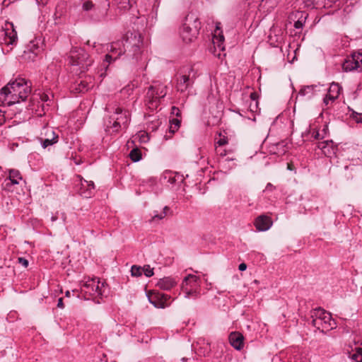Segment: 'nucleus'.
<instances>
[{"label":"nucleus","instance_id":"nucleus-57","mask_svg":"<svg viewBox=\"0 0 362 362\" xmlns=\"http://www.w3.org/2000/svg\"><path fill=\"white\" fill-rule=\"evenodd\" d=\"M89 194H90V192H89L88 191H87V192H81V196H83V197H86V198H88V197Z\"/></svg>","mask_w":362,"mask_h":362},{"label":"nucleus","instance_id":"nucleus-41","mask_svg":"<svg viewBox=\"0 0 362 362\" xmlns=\"http://www.w3.org/2000/svg\"><path fill=\"white\" fill-rule=\"evenodd\" d=\"M311 137L315 140L322 139L321 133L319 131L315 129H313V132H311Z\"/></svg>","mask_w":362,"mask_h":362},{"label":"nucleus","instance_id":"nucleus-54","mask_svg":"<svg viewBox=\"0 0 362 362\" xmlns=\"http://www.w3.org/2000/svg\"><path fill=\"white\" fill-rule=\"evenodd\" d=\"M321 133V139H324L325 135L327 134V128L326 126L324 127V129L322 130Z\"/></svg>","mask_w":362,"mask_h":362},{"label":"nucleus","instance_id":"nucleus-51","mask_svg":"<svg viewBox=\"0 0 362 362\" xmlns=\"http://www.w3.org/2000/svg\"><path fill=\"white\" fill-rule=\"evenodd\" d=\"M57 307L59 308H64V305L63 298H59L58 299Z\"/></svg>","mask_w":362,"mask_h":362},{"label":"nucleus","instance_id":"nucleus-23","mask_svg":"<svg viewBox=\"0 0 362 362\" xmlns=\"http://www.w3.org/2000/svg\"><path fill=\"white\" fill-rule=\"evenodd\" d=\"M199 278L193 274H189L187 276L182 284V286H187L188 287H199Z\"/></svg>","mask_w":362,"mask_h":362},{"label":"nucleus","instance_id":"nucleus-8","mask_svg":"<svg viewBox=\"0 0 362 362\" xmlns=\"http://www.w3.org/2000/svg\"><path fill=\"white\" fill-rule=\"evenodd\" d=\"M122 42H115L111 43L110 45H107V48L110 47V50L112 53H117V55L113 59L112 55L111 54H106L105 58L103 62V64H101V71H103L101 73H100V76L103 77L105 76L106 71L108 68L109 64L112 62L115 61L119 56H120L122 53L124 52V50L121 47V45Z\"/></svg>","mask_w":362,"mask_h":362},{"label":"nucleus","instance_id":"nucleus-9","mask_svg":"<svg viewBox=\"0 0 362 362\" xmlns=\"http://www.w3.org/2000/svg\"><path fill=\"white\" fill-rule=\"evenodd\" d=\"M92 291H95L92 293V301L97 304L103 303L105 296V291L107 289V284L105 281H101L98 278L92 277Z\"/></svg>","mask_w":362,"mask_h":362},{"label":"nucleus","instance_id":"nucleus-4","mask_svg":"<svg viewBox=\"0 0 362 362\" xmlns=\"http://www.w3.org/2000/svg\"><path fill=\"white\" fill-rule=\"evenodd\" d=\"M197 77V72L193 66L183 67L177 74L176 88L180 93H184L191 88Z\"/></svg>","mask_w":362,"mask_h":362},{"label":"nucleus","instance_id":"nucleus-27","mask_svg":"<svg viewBox=\"0 0 362 362\" xmlns=\"http://www.w3.org/2000/svg\"><path fill=\"white\" fill-rule=\"evenodd\" d=\"M317 88L316 85H310L303 87L298 94L302 96H308V98L312 97L315 92V89Z\"/></svg>","mask_w":362,"mask_h":362},{"label":"nucleus","instance_id":"nucleus-52","mask_svg":"<svg viewBox=\"0 0 362 362\" xmlns=\"http://www.w3.org/2000/svg\"><path fill=\"white\" fill-rule=\"evenodd\" d=\"M238 269L240 271L243 272L247 269V264L245 263H241L239 264Z\"/></svg>","mask_w":362,"mask_h":362},{"label":"nucleus","instance_id":"nucleus-60","mask_svg":"<svg viewBox=\"0 0 362 362\" xmlns=\"http://www.w3.org/2000/svg\"><path fill=\"white\" fill-rule=\"evenodd\" d=\"M65 296L66 297H69L70 296V291H66V293H65Z\"/></svg>","mask_w":362,"mask_h":362},{"label":"nucleus","instance_id":"nucleus-15","mask_svg":"<svg viewBox=\"0 0 362 362\" xmlns=\"http://www.w3.org/2000/svg\"><path fill=\"white\" fill-rule=\"evenodd\" d=\"M272 223L271 217L262 214L255 218L254 225L258 231H266L271 228Z\"/></svg>","mask_w":362,"mask_h":362},{"label":"nucleus","instance_id":"nucleus-29","mask_svg":"<svg viewBox=\"0 0 362 362\" xmlns=\"http://www.w3.org/2000/svg\"><path fill=\"white\" fill-rule=\"evenodd\" d=\"M89 89L88 83L86 81H80L78 83L76 84L75 87V90L77 93H84L87 92Z\"/></svg>","mask_w":362,"mask_h":362},{"label":"nucleus","instance_id":"nucleus-36","mask_svg":"<svg viewBox=\"0 0 362 362\" xmlns=\"http://www.w3.org/2000/svg\"><path fill=\"white\" fill-rule=\"evenodd\" d=\"M143 272L146 277H151L154 274L153 268H151L148 264L143 267Z\"/></svg>","mask_w":362,"mask_h":362},{"label":"nucleus","instance_id":"nucleus-45","mask_svg":"<svg viewBox=\"0 0 362 362\" xmlns=\"http://www.w3.org/2000/svg\"><path fill=\"white\" fill-rule=\"evenodd\" d=\"M163 297L162 298V300L165 304V308L168 306L169 304L168 303V300L170 298V296L168 294H165L163 293Z\"/></svg>","mask_w":362,"mask_h":362},{"label":"nucleus","instance_id":"nucleus-43","mask_svg":"<svg viewBox=\"0 0 362 362\" xmlns=\"http://www.w3.org/2000/svg\"><path fill=\"white\" fill-rule=\"evenodd\" d=\"M18 262L25 268L28 266V261L24 257H18Z\"/></svg>","mask_w":362,"mask_h":362},{"label":"nucleus","instance_id":"nucleus-58","mask_svg":"<svg viewBox=\"0 0 362 362\" xmlns=\"http://www.w3.org/2000/svg\"><path fill=\"white\" fill-rule=\"evenodd\" d=\"M57 219V216H52V218H51V220H52V222L55 221Z\"/></svg>","mask_w":362,"mask_h":362},{"label":"nucleus","instance_id":"nucleus-22","mask_svg":"<svg viewBox=\"0 0 362 362\" xmlns=\"http://www.w3.org/2000/svg\"><path fill=\"white\" fill-rule=\"evenodd\" d=\"M175 284L176 282L170 277H165L160 279L157 283V286L160 288L166 291L171 289L175 286Z\"/></svg>","mask_w":362,"mask_h":362},{"label":"nucleus","instance_id":"nucleus-32","mask_svg":"<svg viewBox=\"0 0 362 362\" xmlns=\"http://www.w3.org/2000/svg\"><path fill=\"white\" fill-rule=\"evenodd\" d=\"M136 86L135 84L131 83L121 90V93L124 96L129 97L133 93L134 89L135 88Z\"/></svg>","mask_w":362,"mask_h":362},{"label":"nucleus","instance_id":"nucleus-50","mask_svg":"<svg viewBox=\"0 0 362 362\" xmlns=\"http://www.w3.org/2000/svg\"><path fill=\"white\" fill-rule=\"evenodd\" d=\"M250 99L254 102H257V94L256 92H252L250 93Z\"/></svg>","mask_w":362,"mask_h":362},{"label":"nucleus","instance_id":"nucleus-40","mask_svg":"<svg viewBox=\"0 0 362 362\" xmlns=\"http://www.w3.org/2000/svg\"><path fill=\"white\" fill-rule=\"evenodd\" d=\"M171 114L172 115H175L177 117V118L181 117V111H180V110L178 107H175V106H173L171 107Z\"/></svg>","mask_w":362,"mask_h":362},{"label":"nucleus","instance_id":"nucleus-49","mask_svg":"<svg viewBox=\"0 0 362 362\" xmlns=\"http://www.w3.org/2000/svg\"><path fill=\"white\" fill-rule=\"evenodd\" d=\"M257 102H255L254 105L251 103L249 106L251 112H256L257 110Z\"/></svg>","mask_w":362,"mask_h":362},{"label":"nucleus","instance_id":"nucleus-17","mask_svg":"<svg viewBox=\"0 0 362 362\" xmlns=\"http://www.w3.org/2000/svg\"><path fill=\"white\" fill-rule=\"evenodd\" d=\"M230 345L236 350H241L244 346V337L239 332H232L228 336Z\"/></svg>","mask_w":362,"mask_h":362},{"label":"nucleus","instance_id":"nucleus-37","mask_svg":"<svg viewBox=\"0 0 362 362\" xmlns=\"http://www.w3.org/2000/svg\"><path fill=\"white\" fill-rule=\"evenodd\" d=\"M106 131L112 133H117V132H113L112 119L109 117L107 122H105Z\"/></svg>","mask_w":362,"mask_h":362},{"label":"nucleus","instance_id":"nucleus-39","mask_svg":"<svg viewBox=\"0 0 362 362\" xmlns=\"http://www.w3.org/2000/svg\"><path fill=\"white\" fill-rule=\"evenodd\" d=\"M361 354L362 348L358 347L356 349V353L352 355L351 358L357 362V361L359 360L360 356H361Z\"/></svg>","mask_w":362,"mask_h":362},{"label":"nucleus","instance_id":"nucleus-11","mask_svg":"<svg viewBox=\"0 0 362 362\" xmlns=\"http://www.w3.org/2000/svg\"><path fill=\"white\" fill-rule=\"evenodd\" d=\"M361 68L362 52L352 54L342 64V69L344 71H351Z\"/></svg>","mask_w":362,"mask_h":362},{"label":"nucleus","instance_id":"nucleus-26","mask_svg":"<svg viewBox=\"0 0 362 362\" xmlns=\"http://www.w3.org/2000/svg\"><path fill=\"white\" fill-rule=\"evenodd\" d=\"M88 288V286L87 283H86L83 287L81 288L80 291H74L73 292H76L77 297L83 300H88L90 299V293L87 291Z\"/></svg>","mask_w":362,"mask_h":362},{"label":"nucleus","instance_id":"nucleus-44","mask_svg":"<svg viewBox=\"0 0 362 362\" xmlns=\"http://www.w3.org/2000/svg\"><path fill=\"white\" fill-rule=\"evenodd\" d=\"M354 118L357 123H362V114H354Z\"/></svg>","mask_w":362,"mask_h":362},{"label":"nucleus","instance_id":"nucleus-1","mask_svg":"<svg viewBox=\"0 0 362 362\" xmlns=\"http://www.w3.org/2000/svg\"><path fill=\"white\" fill-rule=\"evenodd\" d=\"M31 92V85L23 78L10 81L0 90V104L11 106L25 101Z\"/></svg>","mask_w":362,"mask_h":362},{"label":"nucleus","instance_id":"nucleus-10","mask_svg":"<svg viewBox=\"0 0 362 362\" xmlns=\"http://www.w3.org/2000/svg\"><path fill=\"white\" fill-rule=\"evenodd\" d=\"M43 45L40 39L35 38L31 40L23 52V58L30 61H35V58L43 51Z\"/></svg>","mask_w":362,"mask_h":362},{"label":"nucleus","instance_id":"nucleus-35","mask_svg":"<svg viewBox=\"0 0 362 362\" xmlns=\"http://www.w3.org/2000/svg\"><path fill=\"white\" fill-rule=\"evenodd\" d=\"M325 0H305V4L307 6H323L324 2Z\"/></svg>","mask_w":362,"mask_h":362},{"label":"nucleus","instance_id":"nucleus-6","mask_svg":"<svg viewBox=\"0 0 362 362\" xmlns=\"http://www.w3.org/2000/svg\"><path fill=\"white\" fill-rule=\"evenodd\" d=\"M18 41L17 32L13 23L6 21L0 29V44L15 45Z\"/></svg>","mask_w":362,"mask_h":362},{"label":"nucleus","instance_id":"nucleus-28","mask_svg":"<svg viewBox=\"0 0 362 362\" xmlns=\"http://www.w3.org/2000/svg\"><path fill=\"white\" fill-rule=\"evenodd\" d=\"M181 120L178 118H173L170 120L169 132L172 134L176 132L180 127Z\"/></svg>","mask_w":362,"mask_h":362},{"label":"nucleus","instance_id":"nucleus-21","mask_svg":"<svg viewBox=\"0 0 362 362\" xmlns=\"http://www.w3.org/2000/svg\"><path fill=\"white\" fill-rule=\"evenodd\" d=\"M317 148L322 150L325 156H329L334 151L333 141L332 140H326L319 141L317 145Z\"/></svg>","mask_w":362,"mask_h":362},{"label":"nucleus","instance_id":"nucleus-53","mask_svg":"<svg viewBox=\"0 0 362 362\" xmlns=\"http://www.w3.org/2000/svg\"><path fill=\"white\" fill-rule=\"evenodd\" d=\"M5 122V117L4 115L0 112V126L2 125Z\"/></svg>","mask_w":362,"mask_h":362},{"label":"nucleus","instance_id":"nucleus-42","mask_svg":"<svg viewBox=\"0 0 362 362\" xmlns=\"http://www.w3.org/2000/svg\"><path fill=\"white\" fill-rule=\"evenodd\" d=\"M215 151L216 153L221 157H223L226 155V151L222 149L221 147L216 146Z\"/></svg>","mask_w":362,"mask_h":362},{"label":"nucleus","instance_id":"nucleus-13","mask_svg":"<svg viewBox=\"0 0 362 362\" xmlns=\"http://www.w3.org/2000/svg\"><path fill=\"white\" fill-rule=\"evenodd\" d=\"M43 135L40 138L42 146L45 148L52 146L58 141L59 136L52 128L45 129Z\"/></svg>","mask_w":362,"mask_h":362},{"label":"nucleus","instance_id":"nucleus-34","mask_svg":"<svg viewBox=\"0 0 362 362\" xmlns=\"http://www.w3.org/2000/svg\"><path fill=\"white\" fill-rule=\"evenodd\" d=\"M169 211H170V208L168 206H165L163 209V211H161L160 214H157V213L155 214L153 216L152 219L153 220H155V219L161 220L167 216L168 212Z\"/></svg>","mask_w":362,"mask_h":362},{"label":"nucleus","instance_id":"nucleus-25","mask_svg":"<svg viewBox=\"0 0 362 362\" xmlns=\"http://www.w3.org/2000/svg\"><path fill=\"white\" fill-rule=\"evenodd\" d=\"M8 179L11 182L6 184L7 187H8L10 185L18 184L19 180H22V176L18 170L11 169L8 173Z\"/></svg>","mask_w":362,"mask_h":362},{"label":"nucleus","instance_id":"nucleus-5","mask_svg":"<svg viewBox=\"0 0 362 362\" xmlns=\"http://www.w3.org/2000/svg\"><path fill=\"white\" fill-rule=\"evenodd\" d=\"M167 94V87L163 84L151 86L146 95V103L150 109L158 107L159 100Z\"/></svg>","mask_w":362,"mask_h":362},{"label":"nucleus","instance_id":"nucleus-63","mask_svg":"<svg viewBox=\"0 0 362 362\" xmlns=\"http://www.w3.org/2000/svg\"><path fill=\"white\" fill-rule=\"evenodd\" d=\"M91 185H92V189L95 188V185H94L93 182H92Z\"/></svg>","mask_w":362,"mask_h":362},{"label":"nucleus","instance_id":"nucleus-48","mask_svg":"<svg viewBox=\"0 0 362 362\" xmlns=\"http://www.w3.org/2000/svg\"><path fill=\"white\" fill-rule=\"evenodd\" d=\"M100 7L92 8V21H95V13L99 12Z\"/></svg>","mask_w":362,"mask_h":362},{"label":"nucleus","instance_id":"nucleus-20","mask_svg":"<svg viewBox=\"0 0 362 362\" xmlns=\"http://www.w3.org/2000/svg\"><path fill=\"white\" fill-rule=\"evenodd\" d=\"M85 58L86 57L83 55V49L80 48L76 51L71 52L69 63L72 66L80 65L85 60Z\"/></svg>","mask_w":362,"mask_h":362},{"label":"nucleus","instance_id":"nucleus-14","mask_svg":"<svg viewBox=\"0 0 362 362\" xmlns=\"http://www.w3.org/2000/svg\"><path fill=\"white\" fill-rule=\"evenodd\" d=\"M139 42L140 40H138V43L132 46L134 53L132 54V64L137 66L138 69H143L146 68V59L143 57V54L139 45Z\"/></svg>","mask_w":362,"mask_h":362},{"label":"nucleus","instance_id":"nucleus-55","mask_svg":"<svg viewBox=\"0 0 362 362\" xmlns=\"http://www.w3.org/2000/svg\"><path fill=\"white\" fill-rule=\"evenodd\" d=\"M275 187L271 183H268L266 186V190H272Z\"/></svg>","mask_w":362,"mask_h":362},{"label":"nucleus","instance_id":"nucleus-33","mask_svg":"<svg viewBox=\"0 0 362 362\" xmlns=\"http://www.w3.org/2000/svg\"><path fill=\"white\" fill-rule=\"evenodd\" d=\"M143 267L141 266L133 265L131 268L132 276L139 277L142 275Z\"/></svg>","mask_w":362,"mask_h":362},{"label":"nucleus","instance_id":"nucleus-62","mask_svg":"<svg viewBox=\"0 0 362 362\" xmlns=\"http://www.w3.org/2000/svg\"><path fill=\"white\" fill-rule=\"evenodd\" d=\"M84 182L87 184V186L89 187L90 186V184L89 182L87 181V180H84Z\"/></svg>","mask_w":362,"mask_h":362},{"label":"nucleus","instance_id":"nucleus-47","mask_svg":"<svg viewBox=\"0 0 362 362\" xmlns=\"http://www.w3.org/2000/svg\"><path fill=\"white\" fill-rule=\"evenodd\" d=\"M83 8L85 11L90 10V1H87L84 2L83 4Z\"/></svg>","mask_w":362,"mask_h":362},{"label":"nucleus","instance_id":"nucleus-12","mask_svg":"<svg viewBox=\"0 0 362 362\" xmlns=\"http://www.w3.org/2000/svg\"><path fill=\"white\" fill-rule=\"evenodd\" d=\"M110 4L108 0H92V8L100 7L95 13V22H100L106 18Z\"/></svg>","mask_w":362,"mask_h":362},{"label":"nucleus","instance_id":"nucleus-16","mask_svg":"<svg viewBox=\"0 0 362 362\" xmlns=\"http://www.w3.org/2000/svg\"><path fill=\"white\" fill-rule=\"evenodd\" d=\"M341 90V87L337 83H332L327 91L326 96L324 98V103L327 105L329 101L333 103L336 99L338 98Z\"/></svg>","mask_w":362,"mask_h":362},{"label":"nucleus","instance_id":"nucleus-3","mask_svg":"<svg viewBox=\"0 0 362 362\" xmlns=\"http://www.w3.org/2000/svg\"><path fill=\"white\" fill-rule=\"evenodd\" d=\"M311 317L313 325L322 332L331 330L336 327V322L331 314L321 308L313 310Z\"/></svg>","mask_w":362,"mask_h":362},{"label":"nucleus","instance_id":"nucleus-31","mask_svg":"<svg viewBox=\"0 0 362 362\" xmlns=\"http://www.w3.org/2000/svg\"><path fill=\"white\" fill-rule=\"evenodd\" d=\"M129 158L134 162H137L141 159V151L136 148H133L129 153Z\"/></svg>","mask_w":362,"mask_h":362},{"label":"nucleus","instance_id":"nucleus-38","mask_svg":"<svg viewBox=\"0 0 362 362\" xmlns=\"http://www.w3.org/2000/svg\"><path fill=\"white\" fill-rule=\"evenodd\" d=\"M228 138L225 136H223V137H221L218 140H217L216 141V144H217L218 146V147H221L226 144H228Z\"/></svg>","mask_w":362,"mask_h":362},{"label":"nucleus","instance_id":"nucleus-2","mask_svg":"<svg viewBox=\"0 0 362 362\" xmlns=\"http://www.w3.org/2000/svg\"><path fill=\"white\" fill-rule=\"evenodd\" d=\"M201 28V22L194 13H188L180 30V35L184 42L189 43L197 37Z\"/></svg>","mask_w":362,"mask_h":362},{"label":"nucleus","instance_id":"nucleus-46","mask_svg":"<svg viewBox=\"0 0 362 362\" xmlns=\"http://www.w3.org/2000/svg\"><path fill=\"white\" fill-rule=\"evenodd\" d=\"M40 99L43 102H47V101L50 100L49 96L47 94H45V93H42L40 95Z\"/></svg>","mask_w":362,"mask_h":362},{"label":"nucleus","instance_id":"nucleus-24","mask_svg":"<svg viewBox=\"0 0 362 362\" xmlns=\"http://www.w3.org/2000/svg\"><path fill=\"white\" fill-rule=\"evenodd\" d=\"M182 291L185 293V297L187 298H197L199 295V287H188L187 286H182Z\"/></svg>","mask_w":362,"mask_h":362},{"label":"nucleus","instance_id":"nucleus-30","mask_svg":"<svg viewBox=\"0 0 362 362\" xmlns=\"http://www.w3.org/2000/svg\"><path fill=\"white\" fill-rule=\"evenodd\" d=\"M119 5V8L127 10L129 9L134 4H135V0H116Z\"/></svg>","mask_w":362,"mask_h":362},{"label":"nucleus","instance_id":"nucleus-18","mask_svg":"<svg viewBox=\"0 0 362 362\" xmlns=\"http://www.w3.org/2000/svg\"><path fill=\"white\" fill-rule=\"evenodd\" d=\"M149 302L157 308H164L165 304L162 300L163 297V293L159 291H151L147 294Z\"/></svg>","mask_w":362,"mask_h":362},{"label":"nucleus","instance_id":"nucleus-56","mask_svg":"<svg viewBox=\"0 0 362 362\" xmlns=\"http://www.w3.org/2000/svg\"><path fill=\"white\" fill-rule=\"evenodd\" d=\"M38 4L42 5H45L47 2V0H36Z\"/></svg>","mask_w":362,"mask_h":362},{"label":"nucleus","instance_id":"nucleus-59","mask_svg":"<svg viewBox=\"0 0 362 362\" xmlns=\"http://www.w3.org/2000/svg\"><path fill=\"white\" fill-rule=\"evenodd\" d=\"M74 163L76 165H79L81 163L80 160H77L76 158H74Z\"/></svg>","mask_w":362,"mask_h":362},{"label":"nucleus","instance_id":"nucleus-61","mask_svg":"<svg viewBox=\"0 0 362 362\" xmlns=\"http://www.w3.org/2000/svg\"><path fill=\"white\" fill-rule=\"evenodd\" d=\"M357 362H362V354H361V356H360V358L358 361H357Z\"/></svg>","mask_w":362,"mask_h":362},{"label":"nucleus","instance_id":"nucleus-19","mask_svg":"<svg viewBox=\"0 0 362 362\" xmlns=\"http://www.w3.org/2000/svg\"><path fill=\"white\" fill-rule=\"evenodd\" d=\"M308 14L305 11H296L293 12L290 16L291 19H297L294 23V28L296 29H302Z\"/></svg>","mask_w":362,"mask_h":362},{"label":"nucleus","instance_id":"nucleus-7","mask_svg":"<svg viewBox=\"0 0 362 362\" xmlns=\"http://www.w3.org/2000/svg\"><path fill=\"white\" fill-rule=\"evenodd\" d=\"M110 119H112L113 132H119L122 127H127L130 121V114L128 110L118 107L110 116Z\"/></svg>","mask_w":362,"mask_h":362}]
</instances>
